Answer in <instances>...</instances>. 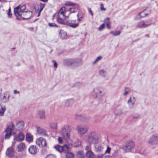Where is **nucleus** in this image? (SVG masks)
I'll use <instances>...</instances> for the list:
<instances>
[{
  "mask_svg": "<svg viewBox=\"0 0 158 158\" xmlns=\"http://www.w3.org/2000/svg\"><path fill=\"white\" fill-rule=\"evenodd\" d=\"M44 4L42 3H40V12H41L42 11V10H43V9L44 8Z\"/></svg>",
  "mask_w": 158,
  "mask_h": 158,
  "instance_id": "864d4df0",
  "label": "nucleus"
},
{
  "mask_svg": "<svg viewBox=\"0 0 158 158\" xmlns=\"http://www.w3.org/2000/svg\"><path fill=\"white\" fill-rule=\"evenodd\" d=\"M6 110V108L5 106H2L0 110V115L1 116H3L4 112Z\"/></svg>",
  "mask_w": 158,
  "mask_h": 158,
  "instance_id": "4c0bfd02",
  "label": "nucleus"
},
{
  "mask_svg": "<svg viewBox=\"0 0 158 158\" xmlns=\"http://www.w3.org/2000/svg\"><path fill=\"white\" fill-rule=\"evenodd\" d=\"M19 8L20 6H19L17 7L14 8V14L17 17L19 16V15L20 14V12L18 11V10L19 9Z\"/></svg>",
  "mask_w": 158,
  "mask_h": 158,
  "instance_id": "7c9ffc66",
  "label": "nucleus"
},
{
  "mask_svg": "<svg viewBox=\"0 0 158 158\" xmlns=\"http://www.w3.org/2000/svg\"><path fill=\"white\" fill-rule=\"evenodd\" d=\"M75 101L72 98H69L67 99L64 104V106L66 107H71L75 103Z\"/></svg>",
  "mask_w": 158,
  "mask_h": 158,
  "instance_id": "2eb2a0df",
  "label": "nucleus"
},
{
  "mask_svg": "<svg viewBox=\"0 0 158 158\" xmlns=\"http://www.w3.org/2000/svg\"><path fill=\"white\" fill-rule=\"evenodd\" d=\"M15 128V126L13 123H11V125L8 126L5 131H10L11 132V131H14Z\"/></svg>",
  "mask_w": 158,
  "mask_h": 158,
  "instance_id": "cd10ccee",
  "label": "nucleus"
},
{
  "mask_svg": "<svg viewBox=\"0 0 158 158\" xmlns=\"http://www.w3.org/2000/svg\"><path fill=\"white\" fill-rule=\"evenodd\" d=\"M103 89L100 87H96L94 89L93 96L94 98H100L104 95Z\"/></svg>",
  "mask_w": 158,
  "mask_h": 158,
  "instance_id": "39448f33",
  "label": "nucleus"
},
{
  "mask_svg": "<svg viewBox=\"0 0 158 158\" xmlns=\"http://www.w3.org/2000/svg\"><path fill=\"white\" fill-rule=\"evenodd\" d=\"M100 9L101 11H105L106 9L103 7V5L102 3H101L100 5Z\"/></svg>",
  "mask_w": 158,
  "mask_h": 158,
  "instance_id": "09e8293b",
  "label": "nucleus"
},
{
  "mask_svg": "<svg viewBox=\"0 0 158 158\" xmlns=\"http://www.w3.org/2000/svg\"><path fill=\"white\" fill-rule=\"evenodd\" d=\"M151 24V22L148 21L142 20L137 23L136 25V27L138 28H144L148 27Z\"/></svg>",
  "mask_w": 158,
  "mask_h": 158,
  "instance_id": "6e6552de",
  "label": "nucleus"
},
{
  "mask_svg": "<svg viewBox=\"0 0 158 158\" xmlns=\"http://www.w3.org/2000/svg\"><path fill=\"white\" fill-rule=\"evenodd\" d=\"M69 26L73 28H75L78 27L79 24L78 23H75L74 24H70Z\"/></svg>",
  "mask_w": 158,
  "mask_h": 158,
  "instance_id": "5fc2aeb1",
  "label": "nucleus"
},
{
  "mask_svg": "<svg viewBox=\"0 0 158 158\" xmlns=\"http://www.w3.org/2000/svg\"><path fill=\"white\" fill-rule=\"evenodd\" d=\"M89 127L86 125H81L77 126L76 130L78 134L80 135H83L88 131Z\"/></svg>",
  "mask_w": 158,
  "mask_h": 158,
  "instance_id": "7ed1b4c3",
  "label": "nucleus"
},
{
  "mask_svg": "<svg viewBox=\"0 0 158 158\" xmlns=\"http://www.w3.org/2000/svg\"><path fill=\"white\" fill-rule=\"evenodd\" d=\"M5 94H4V96L3 97V98L2 99V101L3 102L5 103L8 102L9 100L10 95L9 94L8 95L7 98H6V96L5 95Z\"/></svg>",
  "mask_w": 158,
  "mask_h": 158,
  "instance_id": "ea45409f",
  "label": "nucleus"
},
{
  "mask_svg": "<svg viewBox=\"0 0 158 158\" xmlns=\"http://www.w3.org/2000/svg\"><path fill=\"white\" fill-rule=\"evenodd\" d=\"M139 115L138 114H135L133 115L132 118L134 119L137 118H139Z\"/></svg>",
  "mask_w": 158,
  "mask_h": 158,
  "instance_id": "4d7b16f0",
  "label": "nucleus"
},
{
  "mask_svg": "<svg viewBox=\"0 0 158 158\" xmlns=\"http://www.w3.org/2000/svg\"><path fill=\"white\" fill-rule=\"evenodd\" d=\"M81 86V84L79 83H76L75 84V86L76 87H79Z\"/></svg>",
  "mask_w": 158,
  "mask_h": 158,
  "instance_id": "774afa93",
  "label": "nucleus"
},
{
  "mask_svg": "<svg viewBox=\"0 0 158 158\" xmlns=\"http://www.w3.org/2000/svg\"><path fill=\"white\" fill-rule=\"evenodd\" d=\"M73 5L72 6H73L74 7V9H79V6L77 4L75 3H73Z\"/></svg>",
  "mask_w": 158,
  "mask_h": 158,
  "instance_id": "13d9d810",
  "label": "nucleus"
},
{
  "mask_svg": "<svg viewBox=\"0 0 158 158\" xmlns=\"http://www.w3.org/2000/svg\"><path fill=\"white\" fill-rule=\"evenodd\" d=\"M14 151L13 148L10 147L8 148L6 151V155L9 157H11L14 155Z\"/></svg>",
  "mask_w": 158,
  "mask_h": 158,
  "instance_id": "f3484780",
  "label": "nucleus"
},
{
  "mask_svg": "<svg viewBox=\"0 0 158 158\" xmlns=\"http://www.w3.org/2000/svg\"><path fill=\"white\" fill-rule=\"evenodd\" d=\"M69 10L71 14L72 13H74L76 12L75 9L73 8H70Z\"/></svg>",
  "mask_w": 158,
  "mask_h": 158,
  "instance_id": "680f3d73",
  "label": "nucleus"
},
{
  "mask_svg": "<svg viewBox=\"0 0 158 158\" xmlns=\"http://www.w3.org/2000/svg\"><path fill=\"white\" fill-rule=\"evenodd\" d=\"M104 22L106 25V27L107 28L110 29V18H106L104 20Z\"/></svg>",
  "mask_w": 158,
  "mask_h": 158,
  "instance_id": "b1692460",
  "label": "nucleus"
},
{
  "mask_svg": "<svg viewBox=\"0 0 158 158\" xmlns=\"http://www.w3.org/2000/svg\"><path fill=\"white\" fill-rule=\"evenodd\" d=\"M26 9V6L25 5H23L20 8V13H21L22 12H25V11H24V10Z\"/></svg>",
  "mask_w": 158,
  "mask_h": 158,
  "instance_id": "49530a36",
  "label": "nucleus"
},
{
  "mask_svg": "<svg viewBox=\"0 0 158 158\" xmlns=\"http://www.w3.org/2000/svg\"><path fill=\"white\" fill-rule=\"evenodd\" d=\"M37 133L41 135H46V131L43 128L40 127H37Z\"/></svg>",
  "mask_w": 158,
  "mask_h": 158,
  "instance_id": "a211bd4d",
  "label": "nucleus"
},
{
  "mask_svg": "<svg viewBox=\"0 0 158 158\" xmlns=\"http://www.w3.org/2000/svg\"><path fill=\"white\" fill-rule=\"evenodd\" d=\"M131 91L130 89L128 88H126L125 89L123 95L124 96H126Z\"/></svg>",
  "mask_w": 158,
  "mask_h": 158,
  "instance_id": "79ce46f5",
  "label": "nucleus"
},
{
  "mask_svg": "<svg viewBox=\"0 0 158 158\" xmlns=\"http://www.w3.org/2000/svg\"><path fill=\"white\" fill-rule=\"evenodd\" d=\"M110 150L111 148L110 147H107L106 150L105 151V153L108 154L110 153Z\"/></svg>",
  "mask_w": 158,
  "mask_h": 158,
  "instance_id": "bf43d9fd",
  "label": "nucleus"
},
{
  "mask_svg": "<svg viewBox=\"0 0 158 158\" xmlns=\"http://www.w3.org/2000/svg\"><path fill=\"white\" fill-rule=\"evenodd\" d=\"M36 144L41 147H46L47 144L45 139L42 137H40L36 139Z\"/></svg>",
  "mask_w": 158,
  "mask_h": 158,
  "instance_id": "1a4fd4ad",
  "label": "nucleus"
},
{
  "mask_svg": "<svg viewBox=\"0 0 158 158\" xmlns=\"http://www.w3.org/2000/svg\"><path fill=\"white\" fill-rule=\"evenodd\" d=\"M151 12V10L150 8H147L144 11L140 13V15L143 16L142 18L145 17L146 15H148Z\"/></svg>",
  "mask_w": 158,
  "mask_h": 158,
  "instance_id": "6ab92c4d",
  "label": "nucleus"
},
{
  "mask_svg": "<svg viewBox=\"0 0 158 158\" xmlns=\"http://www.w3.org/2000/svg\"><path fill=\"white\" fill-rule=\"evenodd\" d=\"M136 100V98L134 96L132 95L131 96L127 101V103L130 108H132L133 106L135 103Z\"/></svg>",
  "mask_w": 158,
  "mask_h": 158,
  "instance_id": "9b49d317",
  "label": "nucleus"
},
{
  "mask_svg": "<svg viewBox=\"0 0 158 158\" xmlns=\"http://www.w3.org/2000/svg\"><path fill=\"white\" fill-rule=\"evenodd\" d=\"M83 139L89 144L97 143L98 141V138L96 132L91 131L83 137Z\"/></svg>",
  "mask_w": 158,
  "mask_h": 158,
  "instance_id": "f257e3e1",
  "label": "nucleus"
},
{
  "mask_svg": "<svg viewBox=\"0 0 158 158\" xmlns=\"http://www.w3.org/2000/svg\"><path fill=\"white\" fill-rule=\"evenodd\" d=\"M121 33V31H117L115 32L113 31H111L110 33L113 36H117L120 35Z\"/></svg>",
  "mask_w": 158,
  "mask_h": 158,
  "instance_id": "e433bc0d",
  "label": "nucleus"
},
{
  "mask_svg": "<svg viewBox=\"0 0 158 158\" xmlns=\"http://www.w3.org/2000/svg\"><path fill=\"white\" fill-rule=\"evenodd\" d=\"M57 125V122L51 123L50 124V127L52 129H56L58 128Z\"/></svg>",
  "mask_w": 158,
  "mask_h": 158,
  "instance_id": "c756f323",
  "label": "nucleus"
},
{
  "mask_svg": "<svg viewBox=\"0 0 158 158\" xmlns=\"http://www.w3.org/2000/svg\"><path fill=\"white\" fill-rule=\"evenodd\" d=\"M148 143L151 146L158 145V133L153 134L148 139Z\"/></svg>",
  "mask_w": 158,
  "mask_h": 158,
  "instance_id": "20e7f679",
  "label": "nucleus"
},
{
  "mask_svg": "<svg viewBox=\"0 0 158 158\" xmlns=\"http://www.w3.org/2000/svg\"><path fill=\"white\" fill-rule=\"evenodd\" d=\"M58 140L60 143H63V139L61 137H59L58 138Z\"/></svg>",
  "mask_w": 158,
  "mask_h": 158,
  "instance_id": "0e129e2a",
  "label": "nucleus"
},
{
  "mask_svg": "<svg viewBox=\"0 0 158 158\" xmlns=\"http://www.w3.org/2000/svg\"><path fill=\"white\" fill-rule=\"evenodd\" d=\"M76 156L77 158H84V153L82 151H79L77 152Z\"/></svg>",
  "mask_w": 158,
  "mask_h": 158,
  "instance_id": "a878e982",
  "label": "nucleus"
},
{
  "mask_svg": "<svg viewBox=\"0 0 158 158\" xmlns=\"http://www.w3.org/2000/svg\"><path fill=\"white\" fill-rule=\"evenodd\" d=\"M102 58V56H98L97 57L96 60L93 63V64H96L98 61L100 60Z\"/></svg>",
  "mask_w": 158,
  "mask_h": 158,
  "instance_id": "c03bdc74",
  "label": "nucleus"
},
{
  "mask_svg": "<svg viewBox=\"0 0 158 158\" xmlns=\"http://www.w3.org/2000/svg\"><path fill=\"white\" fill-rule=\"evenodd\" d=\"M78 21H80L83 17V15L82 14L78 13L77 15Z\"/></svg>",
  "mask_w": 158,
  "mask_h": 158,
  "instance_id": "37998d69",
  "label": "nucleus"
},
{
  "mask_svg": "<svg viewBox=\"0 0 158 158\" xmlns=\"http://www.w3.org/2000/svg\"><path fill=\"white\" fill-rule=\"evenodd\" d=\"M94 154L91 151H87L86 152V157L87 158H93L94 157Z\"/></svg>",
  "mask_w": 158,
  "mask_h": 158,
  "instance_id": "c85d7f7f",
  "label": "nucleus"
},
{
  "mask_svg": "<svg viewBox=\"0 0 158 158\" xmlns=\"http://www.w3.org/2000/svg\"><path fill=\"white\" fill-rule=\"evenodd\" d=\"M38 115L41 119H44L45 118V112L44 110H40L38 112Z\"/></svg>",
  "mask_w": 158,
  "mask_h": 158,
  "instance_id": "412c9836",
  "label": "nucleus"
},
{
  "mask_svg": "<svg viewBox=\"0 0 158 158\" xmlns=\"http://www.w3.org/2000/svg\"><path fill=\"white\" fill-rule=\"evenodd\" d=\"M104 27L105 25L104 24H102L98 28V30L100 31H102L104 29Z\"/></svg>",
  "mask_w": 158,
  "mask_h": 158,
  "instance_id": "3c124183",
  "label": "nucleus"
},
{
  "mask_svg": "<svg viewBox=\"0 0 158 158\" xmlns=\"http://www.w3.org/2000/svg\"><path fill=\"white\" fill-rule=\"evenodd\" d=\"M76 22V20H69L67 21V22L69 23H74Z\"/></svg>",
  "mask_w": 158,
  "mask_h": 158,
  "instance_id": "69168bd1",
  "label": "nucleus"
},
{
  "mask_svg": "<svg viewBox=\"0 0 158 158\" xmlns=\"http://www.w3.org/2000/svg\"><path fill=\"white\" fill-rule=\"evenodd\" d=\"M52 62L54 63V67L56 68L57 67V64L55 60H53Z\"/></svg>",
  "mask_w": 158,
  "mask_h": 158,
  "instance_id": "e2e57ef3",
  "label": "nucleus"
},
{
  "mask_svg": "<svg viewBox=\"0 0 158 158\" xmlns=\"http://www.w3.org/2000/svg\"><path fill=\"white\" fill-rule=\"evenodd\" d=\"M28 151L31 154H35L37 152L38 149L36 148L35 146L31 145L29 148Z\"/></svg>",
  "mask_w": 158,
  "mask_h": 158,
  "instance_id": "dca6fc26",
  "label": "nucleus"
},
{
  "mask_svg": "<svg viewBox=\"0 0 158 158\" xmlns=\"http://www.w3.org/2000/svg\"><path fill=\"white\" fill-rule=\"evenodd\" d=\"M64 64L68 66H71L72 65L74 66L75 59H66L64 60Z\"/></svg>",
  "mask_w": 158,
  "mask_h": 158,
  "instance_id": "4468645a",
  "label": "nucleus"
},
{
  "mask_svg": "<svg viewBox=\"0 0 158 158\" xmlns=\"http://www.w3.org/2000/svg\"><path fill=\"white\" fill-rule=\"evenodd\" d=\"M60 35L62 39H66L67 38V33L63 31H60Z\"/></svg>",
  "mask_w": 158,
  "mask_h": 158,
  "instance_id": "5701e85b",
  "label": "nucleus"
},
{
  "mask_svg": "<svg viewBox=\"0 0 158 158\" xmlns=\"http://www.w3.org/2000/svg\"><path fill=\"white\" fill-rule=\"evenodd\" d=\"M90 145L91 144H89L88 145L85 147V150L87 152L91 151V147Z\"/></svg>",
  "mask_w": 158,
  "mask_h": 158,
  "instance_id": "de8ad7c7",
  "label": "nucleus"
},
{
  "mask_svg": "<svg viewBox=\"0 0 158 158\" xmlns=\"http://www.w3.org/2000/svg\"><path fill=\"white\" fill-rule=\"evenodd\" d=\"M142 17H143V16L140 15V13H139L134 17V19L135 20H137L141 18H142Z\"/></svg>",
  "mask_w": 158,
  "mask_h": 158,
  "instance_id": "a18cd8bd",
  "label": "nucleus"
},
{
  "mask_svg": "<svg viewBox=\"0 0 158 158\" xmlns=\"http://www.w3.org/2000/svg\"><path fill=\"white\" fill-rule=\"evenodd\" d=\"M25 148V145L23 143H21L18 145L17 150L18 152H22L24 150Z\"/></svg>",
  "mask_w": 158,
  "mask_h": 158,
  "instance_id": "aec40b11",
  "label": "nucleus"
},
{
  "mask_svg": "<svg viewBox=\"0 0 158 158\" xmlns=\"http://www.w3.org/2000/svg\"><path fill=\"white\" fill-rule=\"evenodd\" d=\"M54 147L56 150L60 152H63L62 146H60V145H57L55 146Z\"/></svg>",
  "mask_w": 158,
  "mask_h": 158,
  "instance_id": "72a5a7b5",
  "label": "nucleus"
},
{
  "mask_svg": "<svg viewBox=\"0 0 158 158\" xmlns=\"http://www.w3.org/2000/svg\"><path fill=\"white\" fill-rule=\"evenodd\" d=\"M48 24L49 26L51 27H58V26L54 23H49Z\"/></svg>",
  "mask_w": 158,
  "mask_h": 158,
  "instance_id": "8fccbe9b",
  "label": "nucleus"
},
{
  "mask_svg": "<svg viewBox=\"0 0 158 158\" xmlns=\"http://www.w3.org/2000/svg\"><path fill=\"white\" fill-rule=\"evenodd\" d=\"M105 71L103 69H101L98 71V74L103 77H105Z\"/></svg>",
  "mask_w": 158,
  "mask_h": 158,
  "instance_id": "f704fd0d",
  "label": "nucleus"
},
{
  "mask_svg": "<svg viewBox=\"0 0 158 158\" xmlns=\"http://www.w3.org/2000/svg\"><path fill=\"white\" fill-rule=\"evenodd\" d=\"M58 14L60 15H62L65 19L68 18L71 14L69 10H65V7H62L59 10Z\"/></svg>",
  "mask_w": 158,
  "mask_h": 158,
  "instance_id": "0eeeda50",
  "label": "nucleus"
},
{
  "mask_svg": "<svg viewBox=\"0 0 158 158\" xmlns=\"http://www.w3.org/2000/svg\"><path fill=\"white\" fill-rule=\"evenodd\" d=\"M73 3L70 2H67L65 3V5L67 6H73Z\"/></svg>",
  "mask_w": 158,
  "mask_h": 158,
  "instance_id": "603ef678",
  "label": "nucleus"
},
{
  "mask_svg": "<svg viewBox=\"0 0 158 158\" xmlns=\"http://www.w3.org/2000/svg\"><path fill=\"white\" fill-rule=\"evenodd\" d=\"M32 15V13L30 11L23 12L20 13L19 16H20L23 19H28L30 18Z\"/></svg>",
  "mask_w": 158,
  "mask_h": 158,
  "instance_id": "9d476101",
  "label": "nucleus"
},
{
  "mask_svg": "<svg viewBox=\"0 0 158 158\" xmlns=\"http://www.w3.org/2000/svg\"><path fill=\"white\" fill-rule=\"evenodd\" d=\"M77 142H78V144H76V145H75V146L76 147H79L81 144V142L79 140H77Z\"/></svg>",
  "mask_w": 158,
  "mask_h": 158,
  "instance_id": "338daca9",
  "label": "nucleus"
},
{
  "mask_svg": "<svg viewBox=\"0 0 158 158\" xmlns=\"http://www.w3.org/2000/svg\"><path fill=\"white\" fill-rule=\"evenodd\" d=\"M25 123L22 120H20L17 122L16 125V128L18 130L20 131L23 129L24 127Z\"/></svg>",
  "mask_w": 158,
  "mask_h": 158,
  "instance_id": "ddd939ff",
  "label": "nucleus"
},
{
  "mask_svg": "<svg viewBox=\"0 0 158 158\" xmlns=\"http://www.w3.org/2000/svg\"><path fill=\"white\" fill-rule=\"evenodd\" d=\"M71 130L72 129L70 126L67 124H65L62 127L59 132L64 139L67 140L70 138V135L69 133L71 132Z\"/></svg>",
  "mask_w": 158,
  "mask_h": 158,
  "instance_id": "f03ea898",
  "label": "nucleus"
},
{
  "mask_svg": "<svg viewBox=\"0 0 158 158\" xmlns=\"http://www.w3.org/2000/svg\"><path fill=\"white\" fill-rule=\"evenodd\" d=\"M7 15L9 18H10L11 17L12 15L11 13V9L10 7L8 9V11L7 13Z\"/></svg>",
  "mask_w": 158,
  "mask_h": 158,
  "instance_id": "6e6d98bb",
  "label": "nucleus"
},
{
  "mask_svg": "<svg viewBox=\"0 0 158 158\" xmlns=\"http://www.w3.org/2000/svg\"><path fill=\"white\" fill-rule=\"evenodd\" d=\"M95 144V150L97 152H100L102 151L103 148V147L101 144Z\"/></svg>",
  "mask_w": 158,
  "mask_h": 158,
  "instance_id": "4be33fe9",
  "label": "nucleus"
},
{
  "mask_svg": "<svg viewBox=\"0 0 158 158\" xmlns=\"http://www.w3.org/2000/svg\"><path fill=\"white\" fill-rule=\"evenodd\" d=\"M116 115H119L122 114V110L120 108L119 109L118 107H117L115 111Z\"/></svg>",
  "mask_w": 158,
  "mask_h": 158,
  "instance_id": "c9c22d12",
  "label": "nucleus"
},
{
  "mask_svg": "<svg viewBox=\"0 0 158 158\" xmlns=\"http://www.w3.org/2000/svg\"><path fill=\"white\" fill-rule=\"evenodd\" d=\"M63 152H65L66 153L69 151V148L67 145H64L62 146Z\"/></svg>",
  "mask_w": 158,
  "mask_h": 158,
  "instance_id": "473e14b6",
  "label": "nucleus"
},
{
  "mask_svg": "<svg viewBox=\"0 0 158 158\" xmlns=\"http://www.w3.org/2000/svg\"><path fill=\"white\" fill-rule=\"evenodd\" d=\"M82 60L80 59H75L74 66L77 67L82 65Z\"/></svg>",
  "mask_w": 158,
  "mask_h": 158,
  "instance_id": "bb28decb",
  "label": "nucleus"
},
{
  "mask_svg": "<svg viewBox=\"0 0 158 158\" xmlns=\"http://www.w3.org/2000/svg\"><path fill=\"white\" fill-rule=\"evenodd\" d=\"M135 143L134 141H128L125 143L123 146V149L126 152H131L134 149Z\"/></svg>",
  "mask_w": 158,
  "mask_h": 158,
  "instance_id": "423d86ee",
  "label": "nucleus"
},
{
  "mask_svg": "<svg viewBox=\"0 0 158 158\" xmlns=\"http://www.w3.org/2000/svg\"><path fill=\"white\" fill-rule=\"evenodd\" d=\"M66 158H73L74 155L73 153L69 152L66 153Z\"/></svg>",
  "mask_w": 158,
  "mask_h": 158,
  "instance_id": "58836bf2",
  "label": "nucleus"
},
{
  "mask_svg": "<svg viewBox=\"0 0 158 158\" xmlns=\"http://www.w3.org/2000/svg\"><path fill=\"white\" fill-rule=\"evenodd\" d=\"M27 140L29 142H31L32 141L33 139V137L30 133H28L26 135Z\"/></svg>",
  "mask_w": 158,
  "mask_h": 158,
  "instance_id": "2f4dec72",
  "label": "nucleus"
},
{
  "mask_svg": "<svg viewBox=\"0 0 158 158\" xmlns=\"http://www.w3.org/2000/svg\"><path fill=\"white\" fill-rule=\"evenodd\" d=\"M58 17L57 19V22L60 24H65V23L64 22V20L65 19L64 18V19H62L61 18L62 17V15H60L58 14Z\"/></svg>",
  "mask_w": 158,
  "mask_h": 158,
  "instance_id": "393cba45",
  "label": "nucleus"
},
{
  "mask_svg": "<svg viewBox=\"0 0 158 158\" xmlns=\"http://www.w3.org/2000/svg\"><path fill=\"white\" fill-rule=\"evenodd\" d=\"M25 135L22 132H20L14 136V139L17 141H21L24 138Z\"/></svg>",
  "mask_w": 158,
  "mask_h": 158,
  "instance_id": "f8f14e48",
  "label": "nucleus"
},
{
  "mask_svg": "<svg viewBox=\"0 0 158 158\" xmlns=\"http://www.w3.org/2000/svg\"><path fill=\"white\" fill-rule=\"evenodd\" d=\"M5 131L6 132V133L5 135V139H9L11 135V132H10V131L9 132L8 131Z\"/></svg>",
  "mask_w": 158,
  "mask_h": 158,
  "instance_id": "a19ab883",
  "label": "nucleus"
},
{
  "mask_svg": "<svg viewBox=\"0 0 158 158\" xmlns=\"http://www.w3.org/2000/svg\"><path fill=\"white\" fill-rule=\"evenodd\" d=\"M45 158H56V157L54 155L50 154L47 156Z\"/></svg>",
  "mask_w": 158,
  "mask_h": 158,
  "instance_id": "052dcab7",
  "label": "nucleus"
}]
</instances>
